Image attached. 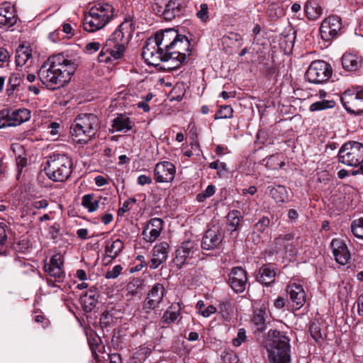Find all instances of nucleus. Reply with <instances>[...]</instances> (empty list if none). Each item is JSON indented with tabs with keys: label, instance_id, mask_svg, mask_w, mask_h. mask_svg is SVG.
Masks as SVG:
<instances>
[{
	"label": "nucleus",
	"instance_id": "nucleus-1",
	"mask_svg": "<svg viewBox=\"0 0 363 363\" xmlns=\"http://www.w3.org/2000/svg\"><path fill=\"white\" fill-rule=\"evenodd\" d=\"M77 69L74 62L62 54L50 56L38 71L41 82L50 90H56L67 85Z\"/></svg>",
	"mask_w": 363,
	"mask_h": 363
},
{
	"label": "nucleus",
	"instance_id": "nucleus-2",
	"mask_svg": "<svg viewBox=\"0 0 363 363\" xmlns=\"http://www.w3.org/2000/svg\"><path fill=\"white\" fill-rule=\"evenodd\" d=\"M134 30L133 20L125 18L106 40L98 56L99 61L107 63L121 58Z\"/></svg>",
	"mask_w": 363,
	"mask_h": 363
},
{
	"label": "nucleus",
	"instance_id": "nucleus-3",
	"mask_svg": "<svg viewBox=\"0 0 363 363\" xmlns=\"http://www.w3.org/2000/svg\"><path fill=\"white\" fill-rule=\"evenodd\" d=\"M177 32L174 29L157 32L153 37L149 38L143 48L142 56L150 65L157 67L164 57V52L171 50L173 43L178 38Z\"/></svg>",
	"mask_w": 363,
	"mask_h": 363
},
{
	"label": "nucleus",
	"instance_id": "nucleus-4",
	"mask_svg": "<svg viewBox=\"0 0 363 363\" xmlns=\"http://www.w3.org/2000/svg\"><path fill=\"white\" fill-rule=\"evenodd\" d=\"M289 341V338L283 333L276 330H269L265 347L270 363L291 362Z\"/></svg>",
	"mask_w": 363,
	"mask_h": 363
},
{
	"label": "nucleus",
	"instance_id": "nucleus-5",
	"mask_svg": "<svg viewBox=\"0 0 363 363\" xmlns=\"http://www.w3.org/2000/svg\"><path fill=\"white\" fill-rule=\"evenodd\" d=\"M100 128L99 118L93 113H81L74 119L70 128L74 140L79 143H87Z\"/></svg>",
	"mask_w": 363,
	"mask_h": 363
},
{
	"label": "nucleus",
	"instance_id": "nucleus-6",
	"mask_svg": "<svg viewBox=\"0 0 363 363\" xmlns=\"http://www.w3.org/2000/svg\"><path fill=\"white\" fill-rule=\"evenodd\" d=\"M114 13L115 9L112 5L104 2L95 4L84 17V30L95 32L103 28L113 18Z\"/></svg>",
	"mask_w": 363,
	"mask_h": 363
},
{
	"label": "nucleus",
	"instance_id": "nucleus-7",
	"mask_svg": "<svg viewBox=\"0 0 363 363\" xmlns=\"http://www.w3.org/2000/svg\"><path fill=\"white\" fill-rule=\"evenodd\" d=\"M44 171L54 182H65L72 172V160L64 154H53L48 159Z\"/></svg>",
	"mask_w": 363,
	"mask_h": 363
},
{
	"label": "nucleus",
	"instance_id": "nucleus-8",
	"mask_svg": "<svg viewBox=\"0 0 363 363\" xmlns=\"http://www.w3.org/2000/svg\"><path fill=\"white\" fill-rule=\"evenodd\" d=\"M190 42L185 35H178V38L173 43L171 50L164 52L162 62H165L164 69H176L184 62L186 55H190Z\"/></svg>",
	"mask_w": 363,
	"mask_h": 363
},
{
	"label": "nucleus",
	"instance_id": "nucleus-9",
	"mask_svg": "<svg viewBox=\"0 0 363 363\" xmlns=\"http://www.w3.org/2000/svg\"><path fill=\"white\" fill-rule=\"evenodd\" d=\"M338 161L347 166L360 165L363 163V144L356 141L345 143L339 150Z\"/></svg>",
	"mask_w": 363,
	"mask_h": 363
},
{
	"label": "nucleus",
	"instance_id": "nucleus-10",
	"mask_svg": "<svg viewBox=\"0 0 363 363\" xmlns=\"http://www.w3.org/2000/svg\"><path fill=\"white\" fill-rule=\"evenodd\" d=\"M332 73L330 64L323 60H315L308 67L305 78L310 83L323 84L331 77Z\"/></svg>",
	"mask_w": 363,
	"mask_h": 363
},
{
	"label": "nucleus",
	"instance_id": "nucleus-11",
	"mask_svg": "<svg viewBox=\"0 0 363 363\" xmlns=\"http://www.w3.org/2000/svg\"><path fill=\"white\" fill-rule=\"evenodd\" d=\"M340 101L345 110L350 113L359 115L363 113V90L345 91Z\"/></svg>",
	"mask_w": 363,
	"mask_h": 363
},
{
	"label": "nucleus",
	"instance_id": "nucleus-12",
	"mask_svg": "<svg viewBox=\"0 0 363 363\" xmlns=\"http://www.w3.org/2000/svg\"><path fill=\"white\" fill-rule=\"evenodd\" d=\"M342 28V20L339 16H328L320 25V37L325 41H330L340 33Z\"/></svg>",
	"mask_w": 363,
	"mask_h": 363
},
{
	"label": "nucleus",
	"instance_id": "nucleus-13",
	"mask_svg": "<svg viewBox=\"0 0 363 363\" xmlns=\"http://www.w3.org/2000/svg\"><path fill=\"white\" fill-rule=\"evenodd\" d=\"M175 174V166L168 161L157 163L154 169V179L157 183L172 182Z\"/></svg>",
	"mask_w": 363,
	"mask_h": 363
},
{
	"label": "nucleus",
	"instance_id": "nucleus-14",
	"mask_svg": "<svg viewBox=\"0 0 363 363\" xmlns=\"http://www.w3.org/2000/svg\"><path fill=\"white\" fill-rule=\"evenodd\" d=\"M228 282L235 292H243L247 282V272L240 267H233L228 275Z\"/></svg>",
	"mask_w": 363,
	"mask_h": 363
},
{
	"label": "nucleus",
	"instance_id": "nucleus-15",
	"mask_svg": "<svg viewBox=\"0 0 363 363\" xmlns=\"http://www.w3.org/2000/svg\"><path fill=\"white\" fill-rule=\"evenodd\" d=\"M63 264L64 259L62 255L57 253L52 255L49 262L45 264V272L58 281H60L65 277Z\"/></svg>",
	"mask_w": 363,
	"mask_h": 363
},
{
	"label": "nucleus",
	"instance_id": "nucleus-16",
	"mask_svg": "<svg viewBox=\"0 0 363 363\" xmlns=\"http://www.w3.org/2000/svg\"><path fill=\"white\" fill-rule=\"evenodd\" d=\"M18 20L14 6L10 2L0 4V27L9 28L14 26Z\"/></svg>",
	"mask_w": 363,
	"mask_h": 363
},
{
	"label": "nucleus",
	"instance_id": "nucleus-17",
	"mask_svg": "<svg viewBox=\"0 0 363 363\" xmlns=\"http://www.w3.org/2000/svg\"><path fill=\"white\" fill-rule=\"evenodd\" d=\"M286 291L294 309L298 310L304 305L306 293L301 284L294 282L290 283L287 285Z\"/></svg>",
	"mask_w": 363,
	"mask_h": 363
},
{
	"label": "nucleus",
	"instance_id": "nucleus-18",
	"mask_svg": "<svg viewBox=\"0 0 363 363\" xmlns=\"http://www.w3.org/2000/svg\"><path fill=\"white\" fill-rule=\"evenodd\" d=\"M169 246L167 242H162L157 244L152 250V256L149 262L150 269H157L164 262L168 257Z\"/></svg>",
	"mask_w": 363,
	"mask_h": 363
},
{
	"label": "nucleus",
	"instance_id": "nucleus-19",
	"mask_svg": "<svg viewBox=\"0 0 363 363\" xmlns=\"http://www.w3.org/2000/svg\"><path fill=\"white\" fill-rule=\"evenodd\" d=\"M164 291L165 289L162 284H155L147 294V296L144 301V309L152 310L155 308L162 301Z\"/></svg>",
	"mask_w": 363,
	"mask_h": 363
},
{
	"label": "nucleus",
	"instance_id": "nucleus-20",
	"mask_svg": "<svg viewBox=\"0 0 363 363\" xmlns=\"http://www.w3.org/2000/svg\"><path fill=\"white\" fill-rule=\"evenodd\" d=\"M330 247L335 261L342 265L346 264L350 254L345 243L341 240L333 239L331 241Z\"/></svg>",
	"mask_w": 363,
	"mask_h": 363
},
{
	"label": "nucleus",
	"instance_id": "nucleus-21",
	"mask_svg": "<svg viewBox=\"0 0 363 363\" xmlns=\"http://www.w3.org/2000/svg\"><path fill=\"white\" fill-rule=\"evenodd\" d=\"M223 234L219 228H208L203 236L201 247L204 250H213L221 242Z\"/></svg>",
	"mask_w": 363,
	"mask_h": 363
},
{
	"label": "nucleus",
	"instance_id": "nucleus-22",
	"mask_svg": "<svg viewBox=\"0 0 363 363\" xmlns=\"http://www.w3.org/2000/svg\"><path fill=\"white\" fill-rule=\"evenodd\" d=\"M196 251L193 242L190 240L183 242L179 248L176 251L174 258L176 264L179 266L184 264L188 258H191L194 256Z\"/></svg>",
	"mask_w": 363,
	"mask_h": 363
},
{
	"label": "nucleus",
	"instance_id": "nucleus-23",
	"mask_svg": "<svg viewBox=\"0 0 363 363\" xmlns=\"http://www.w3.org/2000/svg\"><path fill=\"white\" fill-rule=\"evenodd\" d=\"M292 238L293 235L291 234H286L283 236H279L274 240L276 252L284 251L286 256L288 257L289 259L293 258L296 253L295 247L289 242Z\"/></svg>",
	"mask_w": 363,
	"mask_h": 363
},
{
	"label": "nucleus",
	"instance_id": "nucleus-24",
	"mask_svg": "<svg viewBox=\"0 0 363 363\" xmlns=\"http://www.w3.org/2000/svg\"><path fill=\"white\" fill-rule=\"evenodd\" d=\"M184 11L182 0H169L167 2L163 12V18L167 21H172L180 16Z\"/></svg>",
	"mask_w": 363,
	"mask_h": 363
},
{
	"label": "nucleus",
	"instance_id": "nucleus-25",
	"mask_svg": "<svg viewBox=\"0 0 363 363\" xmlns=\"http://www.w3.org/2000/svg\"><path fill=\"white\" fill-rule=\"evenodd\" d=\"M181 308L179 303H173L163 313L162 322L167 325L172 323L179 324L182 318Z\"/></svg>",
	"mask_w": 363,
	"mask_h": 363
},
{
	"label": "nucleus",
	"instance_id": "nucleus-26",
	"mask_svg": "<svg viewBox=\"0 0 363 363\" xmlns=\"http://www.w3.org/2000/svg\"><path fill=\"white\" fill-rule=\"evenodd\" d=\"M362 58L354 52H346L342 57V65L347 72H356L362 66Z\"/></svg>",
	"mask_w": 363,
	"mask_h": 363
},
{
	"label": "nucleus",
	"instance_id": "nucleus-27",
	"mask_svg": "<svg viewBox=\"0 0 363 363\" xmlns=\"http://www.w3.org/2000/svg\"><path fill=\"white\" fill-rule=\"evenodd\" d=\"M134 121L126 114H117L112 121L111 126L116 132H128L134 126Z\"/></svg>",
	"mask_w": 363,
	"mask_h": 363
},
{
	"label": "nucleus",
	"instance_id": "nucleus-28",
	"mask_svg": "<svg viewBox=\"0 0 363 363\" xmlns=\"http://www.w3.org/2000/svg\"><path fill=\"white\" fill-rule=\"evenodd\" d=\"M276 274L273 265H264L259 269L257 279L263 284L269 285L274 281Z\"/></svg>",
	"mask_w": 363,
	"mask_h": 363
},
{
	"label": "nucleus",
	"instance_id": "nucleus-29",
	"mask_svg": "<svg viewBox=\"0 0 363 363\" xmlns=\"http://www.w3.org/2000/svg\"><path fill=\"white\" fill-rule=\"evenodd\" d=\"M9 121L12 126H17L21 123L28 121L30 118V112L27 108H19L8 113Z\"/></svg>",
	"mask_w": 363,
	"mask_h": 363
},
{
	"label": "nucleus",
	"instance_id": "nucleus-30",
	"mask_svg": "<svg viewBox=\"0 0 363 363\" xmlns=\"http://www.w3.org/2000/svg\"><path fill=\"white\" fill-rule=\"evenodd\" d=\"M267 311L264 306H261L259 308H255L253 311L252 322L257 327L259 330L265 329Z\"/></svg>",
	"mask_w": 363,
	"mask_h": 363
},
{
	"label": "nucleus",
	"instance_id": "nucleus-31",
	"mask_svg": "<svg viewBox=\"0 0 363 363\" xmlns=\"http://www.w3.org/2000/svg\"><path fill=\"white\" fill-rule=\"evenodd\" d=\"M307 17L311 20L318 18L323 13V9L317 0H309L305 6Z\"/></svg>",
	"mask_w": 363,
	"mask_h": 363
},
{
	"label": "nucleus",
	"instance_id": "nucleus-32",
	"mask_svg": "<svg viewBox=\"0 0 363 363\" xmlns=\"http://www.w3.org/2000/svg\"><path fill=\"white\" fill-rule=\"evenodd\" d=\"M123 248V243L120 239L112 242H107L106 245V255L111 259L116 258Z\"/></svg>",
	"mask_w": 363,
	"mask_h": 363
},
{
	"label": "nucleus",
	"instance_id": "nucleus-33",
	"mask_svg": "<svg viewBox=\"0 0 363 363\" xmlns=\"http://www.w3.org/2000/svg\"><path fill=\"white\" fill-rule=\"evenodd\" d=\"M100 198L94 194H86L82 197V204L89 212H94L99 208Z\"/></svg>",
	"mask_w": 363,
	"mask_h": 363
},
{
	"label": "nucleus",
	"instance_id": "nucleus-34",
	"mask_svg": "<svg viewBox=\"0 0 363 363\" xmlns=\"http://www.w3.org/2000/svg\"><path fill=\"white\" fill-rule=\"evenodd\" d=\"M262 164L268 169H278L283 167L285 164L284 161L280 160L279 156L277 154L272 155L269 157L263 159Z\"/></svg>",
	"mask_w": 363,
	"mask_h": 363
},
{
	"label": "nucleus",
	"instance_id": "nucleus-35",
	"mask_svg": "<svg viewBox=\"0 0 363 363\" xmlns=\"http://www.w3.org/2000/svg\"><path fill=\"white\" fill-rule=\"evenodd\" d=\"M196 308L197 309L199 315L204 318H208L217 311V308L214 306L208 305L206 306L204 303V301L202 300H200L197 302Z\"/></svg>",
	"mask_w": 363,
	"mask_h": 363
},
{
	"label": "nucleus",
	"instance_id": "nucleus-36",
	"mask_svg": "<svg viewBox=\"0 0 363 363\" xmlns=\"http://www.w3.org/2000/svg\"><path fill=\"white\" fill-rule=\"evenodd\" d=\"M270 195L277 203L284 202L285 200L286 189L284 186L279 185L274 187L268 186Z\"/></svg>",
	"mask_w": 363,
	"mask_h": 363
},
{
	"label": "nucleus",
	"instance_id": "nucleus-37",
	"mask_svg": "<svg viewBox=\"0 0 363 363\" xmlns=\"http://www.w3.org/2000/svg\"><path fill=\"white\" fill-rule=\"evenodd\" d=\"M335 106V102L332 100H322L316 101L311 104L309 106V111L311 112L320 111L326 110L328 108H332Z\"/></svg>",
	"mask_w": 363,
	"mask_h": 363
},
{
	"label": "nucleus",
	"instance_id": "nucleus-38",
	"mask_svg": "<svg viewBox=\"0 0 363 363\" xmlns=\"http://www.w3.org/2000/svg\"><path fill=\"white\" fill-rule=\"evenodd\" d=\"M162 228H143L142 235L143 239L149 242H153L160 235Z\"/></svg>",
	"mask_w": 363,
	"mask_h": 363
},
{
	"label": "nucleus",
	"instance_id": "nucleus-39",
	"mask_svg": "<svg viewBox=\"0 0 363 363\" xmlns=\"http://www.w3.org/2000/svg\"><path fill=\"white\" fill-rule=\"evenodd\" d=\"M31 57V54L23 50H18L16 55V65L17 67L23 66Z\"/></svg>",
	"mask_w": 363,
	"mask_h": 363
},
{
	"label": "nucleus",
	"instance_id": "nucleus-40",
	"mask_svg": "<svg viewBox=\"0 0 363 363\" xmlns=\"http://www.w3.org/2000/svg\"><path fill=\"white\" fill-rule=\"evenodd\" d=\"M233 115V109L230 106L225 105L220 106L218 113L215 116L216 120L220 118H231Z\"/></svg>",
	"mask_w": 363,
	"mask_h": 363
},
{
	"label": "nucleus",
	"instance_id": "nucleus-41",
	"mask_svg": "<svg viewBox=\"0 0 363 363\" xmlns=\"http://www.w3.org/2000/svg\"><path fill=\"white\" fill-rule=\"evenodd\" d=\"M196 16L203 23L208 21V6L207 4L204 3L200 5L199 9L196 12Z\"/></svg>",
	"mask_w": 363,
	"mask_h": 363
},
{
	"label": "nucleus",
	"instance_id": "nucleus-42",
	"mask_svg": "<svg viewBox=\"0 0 363 363\" xmlns=\"http://www.w3.org/2000/svg\"><path fill=\"white\" fill-rule=\"evenodd\" d=\"M309 331H310L311 336L316 342L323 339V335L321 333L320 328L318 323H312L310 325Z\"/></svg>",
	"mask_w": 363,
	"mask_h": 363
},
{
	"label": "nucleus",
	"instance_id": "nucleus-43",
	"mask_svg": "<svg viewBox=\"0 0 363 363\" xmlns=\"http://www.w3.org/2000/svg\"><path fill=\"white\" fill-rule=\"evenodd\" d=\"M147 358V348H140L133 354L134 363H143Z\"/></svg>",
	"mask_w": 363,
	"mask_h": 363
},
{
	"label": "nucleus",
	"instance_id": "nucleus-44",
	"mask_svg": "<svg viewBox=\"0 0 363 363\" xmlns=\"http://www.w3.org/2000/svg\"><path fill=\"white\" fill-rule=\"evenodd\" d=\"M240 216V213L238 211H232L228 214V221L231 227H238L239 225Z\"/></svg>",
	"mask_w": 363,
	"mask_h": 363
},
{
	"label": "nucleus",
	"instance_id": "nucleus-45",
	"mask_svg": "<svg viewBox=\"0 0 363 363\" xmlns=\"http://www.w3.org/2000/svg\"><path fill=\"white\" fill-rule=\"evenodd\" d=\"M137 200L135 198H130L125 201L122 206L118 211V215L119 216H123V214L128 212L133 206L136 203Z\"/></svg>",
	"mask_w": 363,
	"mask_h": 363
},
{
	"label": "nucleus",
	"instance_id": "nucleus-46",
	"mask_svg": "<svg viewBox=\"0 0 363 363\" xmlns=\"http://www.w3.org/2000/svg\"><path fill=\"white\" fill-rule=\"evenodd\" d=\"M230 311V303L228 301H221L218 304V311L223 318H226Z\"/></svg>",
	"mask_w": 363,
	"mask_h": 363
},
{
	"label": "nucleus",
	"instance_id": "nucleus-47",
	"mask_svg": "<svg viewBox=\"0 0 363 363\" xmlns=\"http://www.w3.org/2000/svg\"><path fill=\"white\" fill-rule=\"evenodd\" d=\"M167 4V1L165 0H155L154 4H153V11L155 13L158 15L163 17V12L162 11H164L165 5Z\"/></svg>",
	"mask_w": 363,
	"mask_h": 363
},
{
	"label": "nucleus",
	"instance_id": "nucleus-48",
	"mask_svg": "<svg viewBox=\"0 0 363 363\" xmlns=\"http://www.w3.org/2000/svg\"><path fill=\"white\" fill-rule=\"evenodd\" d=\"M209 167L212 169H218V174H221L222 172H227V165L225 162H220L219 160L211 162Z\"/></svg>",
	"mask_w": 363,
	"mask_h": 363
},
{
	"label": "nucleus",
	"instance_id": "nucleus-49",
	"mask_svg": "<svg viewBox=\"0 0 363 363\" xmlns=\"http://www.w3.org/2000/svg\"><path fill=\"white\" fill-rule=\"evenodd\" d=\"M246 340L245 330L244 328H240L238 330L237 337L233 339V344L235 347L240 346Z\"/></svg>",
	"mask_w": 363,
	"mask_h": 363
},
{
	"label": "nucleus",
	"instance_id": "nucleus-50",
	"mask_svg": "<svg viewBox=\"0 0 363 363\" xmlns=\"http://www.w3.org/2000/svg\"><path fill=\"white\" fill-rule=\"evenodd\" d=\"M122 270V267L119 264L116 265L113 267L111 270L108 271L106 273L105 277L106 279H116L121 274Z\"/></svg>",
	"mask_w": 363,
	"mask_h": 363
},
{
	"label": "nucleus",
	"instance_id": "nucleus-51",
	"mask_svg": "<svg viewBox=\"0 0 363 363\" xmlns=\"http://www.w3.org/2000/svg\"><path fill=\"white\" fill-rule=\"evenodd\" d=\"M222 361L223 363H238V358L234 353L227 352L222 355Z\"/></svg>",
	"mask_w": 363,
	"mask_h": 363
},
{
	"label": "nucleus",
	"instance_id": "nucleus-52",
	"mask_svg": "<svg viewBox=\"0 0 363 363\" xmlns=\"http://www.w3.org/2000/svg\"><path fill=\"white\" fill-rule=\"evenodd\" d=\"M17 178L19 179L20 174L23 167L27 164V159L21 156H18L16 160Z\"/></svg>",
	"mask_w": 363,
	"mask_h": 363
},
{
	"label": "nucleus",
	"instance_id": "nucleus-53",
	"mask_svg": "<svg viewBox=\"0 0 363 363\" xmlns=\"http://www.w3.org/2000/svg\"><path fill=\"white\" fill-rule=\"evenodd\" d=\"M12 126L9 121V114L5 111L0 112V129Z\"/></svg>",
	"mask_w": 363,
	"mask_h": 363
},
{
	"label": "nucleus",
	"instance_id": "nucleus-54",
	"mask_svg": "<svg viewBox=\"0 0 363 363\" xmlns=\"http://www.w3.org/2000/svg\"><path fill=\"white\" fill-rule=\"evenodd\" d=\"M21 81L22 75L20 73H13L10 76L8 82L11 86H18L21 84Z\"/></svg>",
	"mask_w": 363,
	"mask_h": 363
},
{
	"label": "nucleus",
	"instance_id": "nucleus-55",
	"mask_svg": "<svg viewBox=\"0 0 363 363\" xmlns=\"http://www.w3.org/2000/svg\"><path fill=\"white\" fill-rule=\"evenodd\" d=\"M101 48V44L98 42H91L86 44L85 50L89 54H92L98 51Z\"/></svg>",
	"mask_w": 363,
	"mask_h": 363
},
{
	"label": "nucleus",
	"instance_id": "nucleus-56",
	"mask_svg": "<svg viewBox=\"0 0 363 363\" xmlns=\"http://www.w3.org/2000/svg\"><path fill=\"white\" fill-rule=\"evenodd\" d=\"M9 58L10 55L8 50L3 48H0V67H1L4 64L9 60Z\"/></svg>",
	"mask_w": 363,
	"mask_h": 363
},
{
	"label": "nucleus",
	"instance_id": "nucleus-57",
	"mask_svg": "<svg viewBox=\"0 0 363 363\" xmlns=\"http://www.w3.org/2000/svg\"><path fill=\"white\" fill-rule=\"evenodd\" d=\"M137 182L139 185L141 186L145 184H150L152 183V179L150 177L142 174L138 177Z\"/></svg>",
	"mask_w": 363,
	"mask_h": 363
},
{
	"label": "nucleus",
	"instance_id": "nucleus-58",
	"mask_svg": "<svg viewBox=\"0 0 363 363\" xmlns=\"http://www.w3.org/2000/svg\"><path fill=\"white\" fill-rule=\"evenodd\" d=\"M356 304L357 306V313L363 317V293L358 297Z\"/></svg>",
	"mask_w": 363,
	"mask_h": 363
},
{
	"label": "nucleus",
	"instance_id": "nucleus-59",
	"mask_svg": "<svg viewBox=\"0 0 363 363\" xmlns=\"http://www.w3.org/2000/svg\"><path fill=\"white\" fill-rule=\"evenodd\" d=\"M77 235L81 239H87L93 236V234L89 235L86 228H79L77 230Z\"/></svg>",
	"mask_w": 363,
	"mask_h": 363
},
{
	"label": "nucleus",
	"instance_id": "nucleus-60",
	"mask_svg": "<svg viewBox=\"0 0 363 363\" xmlns=\"http://www.w3.org/2000/svg\"><path fill=\"white\" fill-rule=\"evenodd\" d=\"M94 180L97 186H103L108 184V180L101 175L96 177Z\"/></svg>",
	"mask_w": 363,
	"mask_h": 363
},
{
	"label": "nucleus",
	"instance_id": "nucleus-61",
	"mask_svg": "<svg viewBox=\"0 0 363 363\" xmlns=\"http://www.w3.org/2000/svg\"><path fill=\"white\" fill-rule=\"evenodd\" d=\"M60 128V124L57 122H52L50 124L49 128L50 129V134L52 135H56L58 133V129Z\"/></svg>",
	"mask_w": 363,
	"mask_h": 363
},
{
	"label": "nucleus",
	"instance_id": "nucleus-62",
	"mask_svg": "<svg viewBox=\"0 0 363 363\" xmlns=\"http://www.w3.org/2000/svg\"><path fill=\"white\" fill-rule=\"evenodd\" d=\"M216 192V187L213 185H208L203 193L208 198L212 196Z\"/></svg>",
	"mask_w": 363,
	"mask_h": 363
},
{
	"label": "nucleus",
	"instance_id": "nucleus-63",
	"mask_svg": "<svg viewBox=\"0 0 363 363\" xmlns=\"http://www.w3.org/2000/svg\"><path fill=\"white\" fill-rule=\"evenodd\" d=\"M274 305L275 308L278 309H281L285 306V299L282 297H278L277 300L274 301Z\"/></svg>",
	"mask_w": 363,
	"mask_h": 363
},
{
	"label": "nucleus",
	"instance_id": "nucleus-64",
	"mask_svg": "<svg viewBox=\"0 0 363 363\" xmlns=\"http://www.w3.org/2000/svg\"><path fill=\"white\" fill-rule=\"evenodd\" d=\"M353 235L361 240H363V228H351Z\"/></svg>",
	"mask_w": 363,
	"mask_h": 363
}]
</instances>
